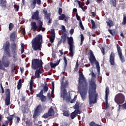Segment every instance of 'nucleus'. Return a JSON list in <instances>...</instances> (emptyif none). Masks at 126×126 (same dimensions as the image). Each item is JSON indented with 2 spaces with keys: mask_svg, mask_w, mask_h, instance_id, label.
<instances>
[{
  "mask_svg": "<svg viewBox=\"0 0 126 126\" xmlns=\"http://www.w3.org/2000/svg\"><path fill=\"white\" fill-rule=\"evenodd\" d=\"M78 87L80 90V94L83 101L86 99L87 95V90H88V82L85 79L83 73L79 74V80Z\"/></svg>",
  "mask_w": 126,
  "mask_h": 126,
  "instance_id": "f257e3e1",
  "label": "nucleus"
},
{
  "mask_svg": "<svg viewBox=\"0 0 126 126\" xmlns=\"http://www.w3.org/2000/svg\"><path fill=\"white\" fill-rule=\"evenodd\" d=\"M39 10H36L35 12H34L32 14V19L34 20H37V22H33L31 23V29L33 31V32H36V31H42V32H45L46 28L43 27V22L40 19V17H39Z\"/></svg>",
  "mask_w": 126,
  "mask_h": 126,
  "instance_id": "f03ea898",
  "label": "nucleus"
},
{
  "mask_svg": "<svg viewBox=\"0 0 126 126\" xmlns=\"http://www.w3.org/2000/svg\"><path fill=\"white\" fill-rule=\"evenodd\" d=\"M97 84L95 82L91 81L89 82V105L92 104H96L97 102V99L98 98V93L96 91L97 89Z\"/></svg>",
  "mask_w": 126,
  "mask_h": 126,
  "instance_id": "7ed1b4c3",
  "label": "nucleus"
},
{
  "mask_svg": "<svg viewBox=\"0 0 126 126\" xmlns=\"http://www.w3.org/2000/svg\"><path fill=\"white\" fill-rule=\"evenodd\" d=\"M2 49L3 50V56L2 58V63L4 67H8L9 64H10V62L6 58H11L12 57L10 51V43L9 41H7L3 43Z\"/></svg>",
  "mask_w": 126,
  "mask_h": 126,
  "instance_id": "20e7f679",
  "label": "nucleus"
},
{
  "mask_svg": "<svg viewBox=\"0 0 126 126\" xmlns=\"http://www.w3.org/2000/svg\"><path fill=\"white\" fill-rule=\"evenodd\" d=\"M15 32H13L10 36V41L11 42H13L11 44V52L13 55V62L14 63H16L17 60V50L18 49V45L17 44L15 43V40H16V37L15 36L16 35Z\"/></svg>",
  "mask_w": 126,
  "mask_h": 126,
  "instance_id": "39448f33",
  "label": "nucleus"
},
{
  "mask_svg": "<svg viewBox=\"0 0 126 126\" xmlns=\"http://www.w3.org/2000/svg\"><path fill=\"white\" fill-rule=\"evenodd\" d=\"M43 36L38 34L32 41V47L33 51H41V46L43 42Z\"/></svg>",
  "mask_w": 126,
  "mask_h": 126,
  "instance_id": "423d86ee",
  "label": "nucleus"
},
{
  "mask_svg": "<svg viewBox=\"0 0 126 126\" xmlns=\"http://www.w3.org/2000/svg\"><path fill=\"white\" fill-rule=\"evenodd\" d=\"M43 64L44 63L42 60L32 59V68L36 70V69H40L43 68Z\"/></svg>",
  "mask_w": 126,
  "mask_h": 126,
  "instance_id": "0eeeda50",
  "label": "nucleus"
},
{
  "mask_svg": "<svg viewBox=\"0 0 126 126\" xmlns=\"http://www.w3.org/2000/svg\"><path fill=\"white\" fill-rule=\"evenodd\" d=\"M89 61L91 63V64H93L94 63H95V64L96 65L95 67L97 70V72L100 73V65L99 64V62L97 61L96 60V58L94 55V53L92 51V50H90V58Z\"/></svg>",
  "mask_w": 126,
  "mask_h": 126,
  "instance_id": "6e6552de",
  "label": "nucleus"
},
{
  "mask_svg": "<svg viewBox=\"0 0 126 126\" xmlns=\"http://www.w3.org/2000/svg\"><path fill=\"white\" fill-rule=\"evenodd\" d=\"M67 43L69 46V55L71 58L73 57V48H74V41H73V37L70 36V37H67Z\"/></svg>",
  "mask_w": 126,
  "mask_h": 126,
  "instance_id": "1a4fd4ad",
  "label": "nucleus"
},
{
  "mask_svg": "<svg viewBox=\"0 0 126 126\" xmlns=\"http://www.w3.org/2000/svg\"><path fill=\"white\" fill-rule=\"evenodd\" d=\"M125 95L121 93L116 94L115 97V101L117 104H123L125 102Z\"/></svg>",
  "mask_w": 126,
  "mask_h": 126,
  "instance_id": "9d476101",
  "label": "nucleus"
},
{
  "mask_svg": "<svg viewBox=\"0 0 126 126\" xmlns=\"http://www.w3.org/2000/svg\"><path fill=\"white\" fill-rule=\"evenodd\" d=\"M5 105L6 106H9L10 105V89H5Z\"/></svg>",
  "mask_w": 126,
  "mask_h": 126,
  "instance_id": "9b49d317",
  "label": "nucleus"
},
{
  "mask_svg": "<svg viewBox=\"0 0 126 126\" xmlns=\"http://www.w3.org/2000/svg\"><path fill=\"white\" fill-rule=\"evenodd\" d=\"M42 105L41 104L38 105L34 109V114L32 116L34 119H37V117H39L40 114L42 112Z\"/></svg>",
  "mask_w": 126,
  "mask_h": 126,
  "instance_id": "f8f14e48",
  "label": "nucleus"
},
{
  "mask_svg": "<svg viewBox=\"0 0 126 126\" xmlns=\"http://www.w3.org/2000/svg\"><path fill=\"white\" fill-rule=\"evenodd\" d=\"M55 115V111L53 109V108L51 107L49 110L48 113L44 114L42 118H44V119H47L48 117H52Z\"/></svg>",
  "mask_w": 126,
  "mask_h": 126,
  "instance_id": "ddd939ff",
  "label": "nucleus"
},
{
  "mask_svg": "<svg viewBox=\"0 0 126 126\" xmlns=\"http://www.w3.org/2000/svg\"><path fill=\"white\" fill-rule=\"evenodd\" d=\"M31 7L32 9H34L36 7V5L37 4V5H41L42 3V1L41 0H32L31 1Z\"/></svg>",
  "mask_w": 126,
  "mask_h": 126,
  "instance_id": "4468645a",
  "label": "nucleus"
},
{
  "mask_svg": "<svg viewBox=\"0 0 126 126\" xmlns=\"http://www.w3.org/2000/svg\"><path fill=\"white\" fill-rule=\"evenodd\" d=\"M36 97H38L40 99L41 102H46V100H47V96L44 95L43 90H41L40 93L36 94Z\"/></svg>",
  "mask_w": 126,
  "mask_h": 126,
  "instance_id": "2eb2a0df",
  "label": "nucleus"
},
{
  "mask_svg": "<svg viewBox=\"0 0 126 126\" xmlns=\"http://www.w3.org/2000/svg\"><path fill=\"white\" fill-rule=\"evenodd\" d=\"M110 93V89L108 87H106L105 89V103L106 107L105 109L108 108V97H109V94Z\"/></svg>",
  "mask_w": 126,
  "mask_h": 126,
  "instance_id": "dca6fc26",
  "label": "nucleus"
},
{
  "mask_svg": "<svg viewBox=\"0 0 126 126\" xmlns=\"http://www.w3.org/2000/svg\"><path fill=\"white\" fill-rule=\"evenodd\" d=\"M66 85H67V83H64L62 85V87L63 90L62 91L61 96H63V98H64L65 96L67 95V92H66V89H65L66 88Z\"/></svg>",
  "mask_w": 126,
  "mask_h": 126,
  "instance_id": "f3484780",
  "label": "nucleus"
},
{
  "mask_svg": "<svg viewBox=\"0 0 126 126\" xmlns=\"http://www.w3.org/2000/svg\"><path fill=\"white\" fill-rule=\"evenodd\" d=\"M41 73H42V69H36L35 71V73H34V75H35V78H40V77H41L40 74H41Z\"/></svg>",
  "mask_w": 126,
  "mask_h": 126,
  "instance_id": "a211bd4d",
  "label": "nucleus"
},
{
  "mask_svg": "<svg viewBox=\"0 0 126 126\" xmlns=\"http://www.w3.org/2000/svg\"><path fill=\"white\" fill-rule=\"evenodd\" d=\"M33 85H34V77L32 76L30 82V90L32 91L33 90Z\"/></svg>",
  "mask_w": 126,
  "mask_h": 126,
  "instance_id": "6ab92c4d",
  "label": "nucleus"
},
{
  "mask_svg": "<svg viewBox=\"0 0 126 126\" xmlns=\"http://www.w3.org/2000/svg\"><path fill=\"white\" fill-rule=\"evenodd\" d=\"M111 65H115V53L113 52L111 53Z\"/></svg>",
  "mask_w": 126,
  "mask_h": 126,
  "instance_id": "aec40b11",
  "label": "nucleus"
},
{
  "mask_svg": "<svg viewBox=\"0 0 126 126\" xmlns=\"http://www.w3.org/2000/svg\"><path fill=\"white\" fill-rule=\"evenodd\" d=\"M61 62V60H59L57 62H56L55 63H50V66L51 68H54L57 66V65H59L60 64V62Z\"/></svg>",
  "mask_w": 126,
  "mask_h": 126,
  "instance_id": "412c9836",
  "label": "nucleus"
},
{
  "mask_svg": "<svg viewBox=\"0 0 126 126\" xmlns=\"http://www.w3.org/2000/svg\"><path fill=\"white\" fill-rule=\"evenodd\" d=\"M66 33H64L62 35L61 40L63 41V44H64L66 41Z\"/></svg>",
  "mask_w": 126,
  "mask_h": 126,
  "instance_id": "4be33fe9",
  "label": "nucleus"
},
{
  "mask_svg": "<svg viewBox=\"0 0 126 126\" xmlns=\"http://www.w3.org/2000/svg\"><path fill=\"white\" fill-rule=\"evenodd\" d=\"M0 5L2 7H6V0H0Z\"/></svg>",
  "mask_w": 126,
  "mask_h": 126,
  "instance_id": "5701e85b",
  "label": "nucleus"
},
{
  "mask_svg": "<svg viewBox=\"0 0 126 126\" xmlns=\"http://www.w3.org/2000/svg\"><path fill=\"white\" fill-rule=\"evenodd\" d=\"M22 80L21 79H20L18 82L17 85V89L18 90H20L21 89V87H22Z\"/></svg>",
  "mask_w": 126,
  "mask_h": 126,
  "instance_id": "b1692460",
  "label": "nucleus"
},
{
  "mask_svg": "<svg viewBox=\"0 0 126 126\" xmlns=\"http://www.w3.org/2000/svg\"><path fill=\"white\" fill-rule=\"evenodd\" d=\"M119 56L120 60L122 63H124L126 62V59H125V56H123V53L118 54Z\"/></svg>",
  "mask_w": 126,
  "mask_h": 126,
  "instance_id": "393cba45",
  "label": "nucleus"
},
{
  "mask_svg": "<svg viewBox=\"0 0 126 126\" xmlns=\"http://www.w3.org/2000/svg\"><path fill=\"white\" fill-rule=\"evenodd\" d=\"M76 117H77V113H76V111H74L71 114L70 118L71 120H73V119H74V118H76Z\"/></svg>",
  "mask_w": 126,
  "mask_h": 126,
  "instance_id": "a878e982",
  "label": "nucleus"
},
{
  "mask_svg": "<svg viewBox=\"0 0 126 126\" xmlns=\"http://www.w3.org/2000/svg\"><path fill=\"white\" fill-rule=\"evenodd\" d=\"M78 3L79 6L80 7V8H81V9H82L83 11H85V10H86V9L87 8V6L83 7L81 5V1H78Z\"/></svg>",
  "mask_w": 126,
  "mask_h": 126,
  "instance_id": "bb28decb",
  "label": "nucleus"
},
{
  "mask_svg": "<svg viewBox=\"0 0 126 126\" xmlns=\"http://www.w3.org/2000/svg\"><path fill=\"white\" fill-rule=\"evenodd\" d=\"M14 117H15V115L13 114V115H10L8 117H6V119L8 120V121L11 123V122H12V120H13V118H14Z\"/></svg>",
  "mask_w": 126,
  "mask_h": 126,
  "instance_id": "cd10ccee",
  "label": "nucleus"
},
{
  "mask_svg": "<svg viewBox=\"0 0 126 126\" xmlns=\"http://www.w3.org/2000/svg\"><path fill=\"white\" fill-rule=\"evenodd\" d=\"M118 34V32L117 31V30L113 29L111 30V34L112 35V36H117V34Z\"/></svg>",
  "mask_w": 126,
  "mask_h": 126,
  "instance_id": "c85d7f7f",
  "label": "nucleus"
},
{
  "mask_svg": "<svg viewBox=\"0 0 126 126\" xmlns=\"http://www.w3.org/2000/svg\"><path fill=\"white\" fill-rule=\"evenodd\" d=\"M63 98V99H64L66 100V101H67V102H70V100L71 98L70 97V95H67L66 94L64 97H63V96H61Z\"/></svg>",
  "mask_w": 126,
  "mask_h": 126,
  "instance_id": "c756f323",
  "label": "nucleus"
},
{
  "mask_svg": "<svg viewBox=\"0 0 126 126\" xmlns=\"http://www.w3.org/2000/svg\"><path fill=\"white\" fill-rule=\"evenodd\" d=\"M63 61H64V68H66L67 66V60H66V57L64 56L63 57Z\"/></svg>",
  "mask_w": 126,
  "mask_h": 126,
  "instance_id": "7c9ffc66",
  "label": "nucleus"
},
{
  "mask_svg": "<svg viewBox=\"0 0 126 126\" xmlns=\"http://www.w3.org/2000/svg\"><path fill=\"white\" fill-rule=\"evenodd\" d=\"M79 105L80 103L79 102H76L74 106V109H75V111L76 112L77 110H79Z\"/></svg>",
  "mask_w": 126,
  "mask_h": 126,
  "instance_id": "2f4dec72",
  "label": "nucleus"
},
{
  "mask_svg": "<svg viewBox=\"0 0 126 126\" xmlns=\"http://www.w3.org/2000/svg\"><path fill=\"white\" fill-rule=\"evenodd\" d=\"M48 89H49V87H48V84H45L43 87V89L42 90L43 91V93H46L48 92Z\"/></svg>",
  "mask_w": 126,
  "mask_h": 126,
  "instance_id": "473e14b6",
  "label": "nucleus"
},
{
  "mask_svg": "<svg viewBox=\"0 0 126 126\" xmlns=\"http://www.w3.org/2000/svg\"><path fill=\"white\" fill-rule=\"evenodd\" d=\"M106 24L107 26L109 27V28H111V19L106 18Z\"/></svg>",
  "mask_w": 126,
  "mask_h": 126,
  "instance_id": "72a5a7b5",
  "label": "nucleus"
},
{
  "mask_svg": "<svg viewBox=\"0 0 126 126\" xmlns=\"http://www.w3.org/2000/svg\"><path fill=\"white\" fill-rule=\"evenodd\" d=\"M90 126H102L101 125H100L99 124H95V122L94 121H92L91 123L89 124Z\"/></svg>",
  "mask_w": 126,
  "mask_h": 126,
  "instance_id": "f704fd0d",
  "label": "nucleus"
},
{
  "mask_svg": "<svg viewBox=\"0 0 126 126\" xmlns=\"http://www.w3.org/2000/svg\"><path fill=\"white\" fill-rule=\"evenodd\" d=\"M123 25H126V14H124L123 15V21L122 22Z\"/></svg>",
  "mask_w": 126,
  "mask_h": 126,
  "instance_id": "c9c22d12",
  "label": "nucleus"
},
{
  "mask_svg": "<svg viewBox=\"0 0 126 126\" xmlns=\"http://www.w3.org/2000/svg\"><path fill=\"white\" fill-rule=\"evenodd\" d=\"M117 48L118 55L120 54H123V53H122V49H121V47L120 46V45H119V44H117Z\"/></svg>",
  "mask_w": 126,
  "mask_h": 126,
  "instance_id": "e433bc0d",
  "label": "nucleus"
},
{
  "mask_svg": "<svg viewBox=\"0 0 126 126\" xmlns=\"http://www.w3.org/2000/svg\"><path fill=\"white\" fill-rule=\"evenodd\" d=\"M121 107H122V110H126V102H125V103H124L122 105H119V110H120Z\"/></svg>",
  "mask_w": 126,
  "mask_h": 126,
  "instance_id": "4c0bfd02",
  "label": "nucleus"
},
{
  "mask_svg": "<svg viewBox=\"0 0 126 126\" xmlns=\"http://www.w3.org/2000/svg\"><path fill=\"white\" fill-rule=\"evenodd\" d=\"M65 18V15L64 14H62L59 17V20H63Z\"/></svg>",
  "mask_w": 126,
  "mask_h": 126,
  "instance_id": "58836bf2",
  "label": "nucleus"
},
{
  "mask_svg": "<svg viewBox=\"0 0 126 126\" xmlns=\"http://www.w3.org/2000/svg\"><path fill=\"white\" fill-rule=\"evenodd\" d=\"M91 23L92 25V28L93 29H95L96 27V24L95 23V21L93 20H91Z\"/></svg>",
  "mask_w": 126,
  "mask_h": 126,
  "instance_id": "ea45409f",
  "label": "nucleus"
},
{
  "mask_svg": "<svg viewBox=\"0 0 126 126\" xmlns=\"http://www.w3.org/2000/svg\"><path fill=\"white\" fill-rule=\"evenodd\" d=\"M14 28V25L12 23H11L9 24V31H11L12 29Z\"/></svg>",
  "mask_w": 126,
  "mask_h": 126,
  "instance_id": "a19ab883",
  "label": "nucleus"
},
{
  "mask_svg": "<svg viewBox=\"0 0 126 126\" xmlns=\"http://www.w3.org/2000/svg\"><path fill=\"white\" fill-rule=\"evenodd\" d=\"M1 61H0V69H1L2 70H6L4 66L2 63L1 64Z\"/></svg>",
  "mask_w": 126,
  "mask_h": 126,
  "instance_id": "79ce46f5",
  "label": "nucleus"
},
{
  "mask_svg": "<svg viewBox=\"0 0 126 126\" xmlns=\"http://www.w3.org/2000/svg\"><path fill=\"white\" fill-rule=\"evenodd\" d=\"M15 119V122L16 124H19V122H20V118L16 116Z\"/></svg>",
  "mask_w": 126,
  "mask_h": 126,
  "instance_id": "37998d69",
  "label": "nucleus"
},
{
  "mask_svg": "<svg viewBox=\"0 0 126 126\" xmlns=\"http://www.w3.org/2000/svg\"><path fill=\"white\" fill-rule=\"evenodd\" d=\"M63 116L65 117H69V113L68 111H63Z\"/></svg>",
  "mask_w": 126,
  "mask_h": 126,
  "instance_id": "c03bdc74",
  "label": "nucleus"
},
{
  "mask_svg": "<svg viewBox=\"0 0 126 126\" xmlns=\"http://www.w3.org/2000/svg\"><path fill=\"white\" fill-rule=\"evenodd\" d=\"M14 71L15 73L16 74V73H17V71L15 69V64H14V66L11 67V72H14Z\"/></svg>",
  "mask_w": 126,
  "mask_h": 126,
  "instance_id": "a18cd8bd",
  "label": "nucleus"
},
{
  "mask_svg": "<svg viewBox=\"0 0 126 126\" xmlns=\"http://www.w3.org/2000/svg\"><path fill=\"white\" fill-rule=\"evenodd\" d=\"M45 18L47 19V20H49V19H51V13L47 14V15H45L44 16Z\"/></svg>",
  "mask_w": 126,
  "mask_h": 126,
  "instance_id": "49530a36",
  "label": "nucleus"
},
{
  "mask_svg": "<svg viewBox=\"0 0 126 126\" xmlns=\"http://www.w3.org/2000/svg\"><path fill=\"white\" fill-rule=\"evenodd\" d=\"M79 26H80L81 29H82V30H83V31L85 30V29L84 28V27L83 26V25L82 24V21H80V22H79Z\"/></svg>",
  "mask_w": 126,
  "mask_h": 126,
  "instance_id": "de8ad7c7",
  "label": "nucleus"
},
{
  "mask_svg": "<svg viewBox=\"0 0 126 126\" xmlns=\"http://www.w3.org/2000/svg\"><path fill=\"white\" fill-rule=\"evenodd\" d=\"M111 2L112 3L113 6H114V7L117 6V0H111Z\"/></svg>",
  "mask_w": 126,
  "mask_h": 126,
  "instance_id": "09e8293b",
  "label": "nucleus"
},
{
  "mask_svg": "<svg viewBox=\"0 0 126 126\" xmlns=\"http://www.w3.org/2000/svg\"><path fill=\"white\" fill-rule=\"evenodd\" d=\"M14 8L15 11L16 12H17L19 10V5H18L15 4L14 5Z\"/></svg>",
  "mask_w": 126,
  "mask_h": 126,
  "instance_id": "8fccbe9b",
  "label": "nucleus"
},
{
  "mask_svg": "<svg viewBox=\"0 0 126 126\" xmlns=\"http://www.w3.org/2000/svg\"><path fill=\"white\" fill-rule=\"evenodd\" d=\"M55 37L56 36H55L51 35V37L50 38V42H51V43H54V41H55Z\"/></svg>",
  "mask_w": 126,
  "mask_h": 126,
  "instance_id": "3c124183",
  "label": "nucleus"
},
{
  "mask_svg": "<svg viewBox=\"0 0 126 126\" xmlns=\"http://www.w3.org/2000/svg\"><path fill=\"white\" fill-rule=\"evenodd\" d=\"M76 17L77 18V20H78L79 21V22H80V21H81V19L80 18V16H79L78 15V13H76Z\"/></svg>",
  "mask_w": 126,
  "mask_h": 126,
  "instance_id": "603ef678",
  "label": "nucleus"
},
{
  "mask_svg": "<svg viewBox=\"0 0 126 126\" xmlns=\"http://www.w3.org/2000/svg\"><path fill=\"white\" fill-rule=\"evenodd\" d=\"M62 31L63 34H64L63 33L66 32V30L65 29V27L64 26H62Z\"/></svg>",
  "mask_w": 126,
  "mask_h": 126,
  "instance_id": "864d4df0",
  "label": "nucleus"
},
{
  "mask_svg": "<svg viewBox=\"0 0 126 126\" xmlns=\"http://www.w3.org/2000/svg\"><path fill=\"white\" fill-rule=\"evenodd\" d=\"M21 54H23V53H24V44H22L21 45Z\"/></svg>",
  "mask_w": 126,
  "mask_h": 126,
  "instance_id": "5fc2aeb1",
  "label": "nucleus"
},
{
  "mask_svg": "<svg viewBox=\"0 0 126 126\" xmlns=\"http://www.w3.org/2000/svg\"><path fill=\"white\" fill-rule=\"evenodd\" d=\"M79 66V64L78 63V60L77 61L76 63V65H75V69L76 70H78V67Z\"/></svg>",
  "mask_w": 126,
  "mask_h": 126,
  "instance_id": "6e6d98bb",
  "label": "nucleus"
},
{
  "mask_svg": "<svg viewBox=\"0 0 126 126\" xmlns=\"http://www.w3.org/2000/svg\"><path fill=\"white\" fill-rule=\"evenodd\" d=\"M80 36H81V44H82V43H83V41H84V35H83L82 34H81Z\"/></svg>",
  "mask_w": 126,
  "mask_h": 126,
  "instance_id": "4d7b16f0",
  "label": "nucleus"
},
{
  "mask_svg": "<svg viewBox=\"0 0 126 126\" xmlns=\"http://www.w3.org/2000/svg\"><path fill=\"white\" fill-rule=\"evenodd\" d=\"M43 14L45 15H47L48 14V11H47V9H46V8H44L43 10Z\"/></svg>",
  "mask_w": 126,
  "mask_h": 126,
  "instance_id": "13d9d810",
  "label": "nucleus"
},
{
  "mask_svg": "<svg viewBox=\"0 0 126 126\" xmlns=\"http://www.w3.org/2000/svg\"><path fill=\"white\" fill-rule=\"evenodd\" d=\"M100 50H101V53H102V55H103V56H105V48H104V47H101V48H100Z\"/></svg>",
  "mask_w": 126,
  "mask_h": 126,
  "instance_id": "bf43d9fd",
  "label": "nucleus"
},
{
  "mask_svg": "<svg viewBox=\"0 0 126 126\" xmlns=\"http://www.w3.org/2000/svg\"><path fill=\"white\" fill-rule=\"evenodd\" d=\"M52 57L51 58V60L52 61H54V60H55L56 59V53H52Z\"/></svg>",
  "mask_w": 126,
  "mask_h": 126,
  "instance_id": "052dcab7",
  "label": "nucleus"
},
{
  "mask_svg": "<svg viewBox=\"0 0 126 126\" xmlns=\"http://www.w3.org/2000/svg\"><path fill=\"white\" fill-rule=\"evenodd\" d=\"M51 36H56V35L55 33V29H51Z\"/></svg>",
  "mask_w": 126,
  "mask_h": 126,
  "instance_id": "680f3d73",
  "label": "nucleus"
},
{
  "mask_svg": "<svg viewBox=\"0 0 126 126\" xmlns=\"http://www.w3.org/2000/svg\"><path fill=\"white\" fill-rule=\"evenodd\" d=\"M58 13L59 15H62L63 13V9L62 8H59L58 10Z\"/></svg>",
  "mask_w": 126,
  "mask_h": 126,
  "instance_id": "e2e57ef3",
  "label": "nucleus"
},
{
  "mask_svg": "<svg viewBox=\"0 0 126 126\" xmlns=\"http://www.w3.org/2000/svg\"><path fill=\"white\" fill-rule=\"evenodd\" d=\"M22 33L23 34V36H25L26 34V32H25V28H23L22 29Z\"/></svg>",
  "mask_w": 126,
  "mask_h": 126,
  "instance_id": "0e129e2a",
  "label": "nucleus"
},
{
  "mask_svg": "<svg viewBox=\"0 0 126 126\" xmlns=\"http://www.w3.org/2000/svg\"><path fill=\"white\" fill-rule=\"evenodd\" d=\"M26 97H25V96H22V98H20V101H21V102H22V101H23V102H24V101H26Z\"/></svg>",
  "mask_w": 126,
  "mask_h": 126,
  "instance_id": "69168bd1",
  "label": "nucleus"
},
{
  "mask_svg": "<svg viewBox=\"0 0 126 126\" xmlns=\"http://www.w3.org/2000/svg\"><path fill=\"white\" fill-rule=\"evenodd\" d=\"M52 22H53V20L52 19V18H50L48 19L47 24H48V25H50V24H51V23H52Z\"/></svg>",
  "mask_w": 126,
  "mask_h": 126,
  "instance_id": "338daca9",
  "label": "nucleus"
},
{
  "mask_svg": "<svg viewBox=\"0 0 126 126\" xmlns=\"http://www.w3.org/2000/svg\"><path fill=\"white\" fill-rule=\"evenodd\" d=\"M64 22H65V23H67V22H68V17L65 16V17L64 18Z\"/></svg>",
  "mask_w": 126,
  "mask_h": 126,
  "instance_id": "774afa93",
  "label": "nucleus"
}]
</instances>
